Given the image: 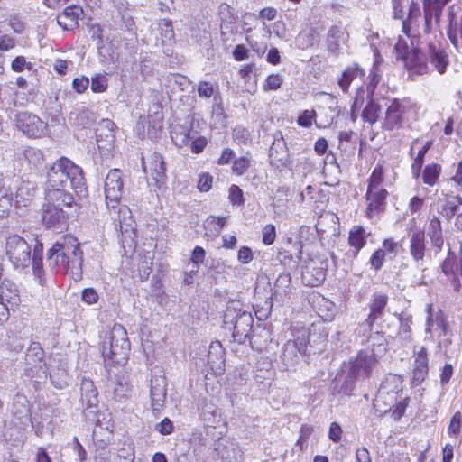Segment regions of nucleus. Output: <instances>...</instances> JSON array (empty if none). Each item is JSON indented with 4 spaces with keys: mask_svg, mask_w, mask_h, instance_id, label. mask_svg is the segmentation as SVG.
<instances>
[{
    "mask_svg": "<svg viewBox=\"0 0 462 462\" xmlns=\"http://www.w3.org/2000/svg\"><path fill=\"white\" fill-rule=\"evenodd\" d=\"M81 401L87 406V408H91L97 405V390L94 385V383L89 380L84 378L81 382Z\"/></svg>",
    "mask_w": 462,
    "mask_h": 462,
    "instance_id": "37",
    "label": "nucleus"
},
{
    "mask_svg": "<svg viewBox=\"0 0 462 462\" xmlns=\"http://www.w3.org/2000/svg\"><path fill=\"white\" fill-rule=\"evenodd\" d=\"M428 353L427 349L424 346L420 347V349L415 353V360H414V369H413V383L416 384H420L424 381L429 373V365H428Z\"/></svg>",
    "mask_w": 462,
    "mask_h": 462,
    "instance_id": "27",
    "label": "nucleus"
},
{
    "mask_svg": "<svg viewBox=\"0 0 462 462\" xmlns=\"http://www.w3.org/2000/svg\"><path fill=\"white\" fill-rule=\"evenodd\" d=\"M355 134L351 130L341 131L338 134V148L341 151H346L350 144H354L355 141L353 140Z\"/></svg>",
    "mask_w": 462,
    "mask_h": 462,
    "instance_id": "61",
    "label": "nucleus"
},
{
    "mask_svg": "<svg viewBox=\"0 0 462 462\" xmlns=\"http://www.w3.org/2000/svg\"><path fill=\"white\" fill-rule=\"evenodd\" d=\"M410 254L414 261L424 259L426 251L425 232L420 227H411L408 233Z\"/></svg>",
    "mask_w": 462,
    "mask_h": 462,
    "instance_id": "21",
    "label": "nucleus"
},
{
    "mask_svg": "<svg viewBox=\"0 0 462 462\" xmlns=\"http://www.w3.org/2000/svg\"><path fill=\"white\" fill-rule=\"evenodd\" d=\"M250 29H245V32L248 33ZM246 42L251 47V49L256 52L258 55H263L266 51L267 44L263 42H258L254 39V34H247L246 35Z\"/></svg>",
    "mask_w": 462,
    "mask_h": 462,
    "instance_id": "59",
    "label": "nucleus"
},
{
    "mask_svg": "<svg viewBox=\"0 0 462 462\" xmlns=\"http://www.w3.org/2000/svg\"><path fill=\"white\" fill-rule=\"evenodd\" d=\"M82 16V7L79 5H69L57 16V23L63 30L70 31L79 25V21Z\"/></svg>",
    "mask_w": 462,
    "mask_h": 462,
    "instance_id": "25",
    "label": "nucleus"
},
{
    "mask_svg": "<svg viewBox=\"0 0 462 462\" xmlns=\"http://www.w3.org/2000/svg\"><path fill=\"white\" fill-rule=\"evenodd\" d=\"M224 323L233 330L234 340L243 344L251 334L254 318L249 311L228 308L224 315Z\"/></svg>",
    "mask_w": 462,
    "mask_h": 462,
    "instance_id": "10",
    "label": "nucleus"
},
{
    "mask_svg": "<svg viewBox=\"0 0 462 462\" xmlns=\"http://www.w3.org/2000/svg\"><path fill=\"white\" fill-rule=\"evenodd\" d=\"M283 82V77L278 73L269 75L263 85V89L264 91H274L281 88Z\"/></svg>",
    "mask_w": 462,
    "mask_h": 462,
    "instance_id": "56",
    "label": "nucleus"
},
{
    "mask_svg": "<svg viewBox=\"0 0 462 462\" xmlns=\"http://www.w3.org/2000/svg\"><path fill=\"white\" fill-rule=\"evenodd\" d=\"M387 296L384 294H374L370 303V313L364 325L372 329L374 323L383 317L387 304Z\"/></svg>",
    "mask_w": 462,
    "mask_h": 462,
    "instance_id": "29",
    "label": "nucleus"
},
{
    "mask_svg": "<svg viewBox=\"0 0 462 462\" xmlns=\"http://www.w3.org/2000/svg\"><path fill=\"white\" fill-rule=\"evenodd\" d=\"M449 0H424V32L429 33L431 31V21L435 20L439 23L442 8Z\"/></svg>",
    "mask_w": 462,
    "mask_h": 462,
    "instance_id": "23",
    "label": "nucleus"
},
{
    "mask_svg": "<svg viewBox=\"0 0 462 462\" xmlns=\"http://www.w3.org/2000/svg\"><path fill=\"white\" fill-rule=\"evenodd\" d=\"M427 319L425 333L432 340H439L447 334V325L443 313L439 310L433 312L432 306L427 305Z\"/></svg>",
    "mask_w": 462,
    "mask_h": 462,
    "instance_id": "19",
    "label": "nucleus"
},
{
    "mask_svg": "<svg viewBox=\"0 0 462 462\" xmlns=\"http://www.w3.org/2000/svg\"><path fill=\"white\" fill-rule=\"evenodd\" d=\"M366 243L365 231L361 226H355L349 232L348 244L355 249V255L365 246Z\"/></svg>",
    "mask_w": 462,
    "mask_h": 462,
    "instance_id": "42",
    "label": "nucleus"
},
{
    "mask_svg": "<svg viewBox=\"0 0 462 462\" xmlns=\"http://www.w3.org/2000/svg\"><path fill=\"white\" fill-rule=\"evenodd\" d=\"M291 282V277L290 273H283L279 274L273 288V300L282 304L289 300L292 292Z\"/></svg>",
    "mask_w": 462,
    "mask_h": 462,
    "instance_id": "24",
    "label": "nucleus"
},
{
    "mask_svg": "<svg viewBox=\"0 0 462 462\" xmlns=\"http://www.w3.org/2000/svg\"><path fill=\"white\" fill-rule=\"evenodd\" d=\"M383 168L378 163L372 171L369 178L368 189H383Z\"/></svg>",
    "mask_w": 462,
    "mask_h": 462,
    "instance_id": "53",
    "label": "nucleus"
},
{
    "mask_svg": "<svg viewBox=\"0 0 462 462\" xmlns=\"http://www.w3.org/2000/svg\"><path fill=\"white\" fill-rule=\"evenodd\" d=\"M167 382L163 375H155L151 379V405L153 411H159L163 407L167 395Z\"/></svg>",
    "mask_w": 462,
    "mask_h": 462,
    "instance_id": "20",
    "label": "nucleus"
},
{
    "mask_svg": "<svg viewBox=\"0 0 462 462\" xmlns=\"http://www.w3.org/2000/svg\"><path fill=\"white\" fill-rule=\"evenodd\" d=\"M15 125L19 130L30 137L40 138L48 132L47 124L37 116L28 112L17 114Z\"/></svg>",
    "mask_w": 462,
    "mask_h": 462,
    "instance_id": "15",
    "label": "nucleus"
},
{
    "mask_svg": "<svg viewBox=\"0 0 462 462\" xmlns=\"http://www.w3.org/2000/svg\"><path fill=\"white\" fill-rule=\"evenodd\" d=\"M316 112L314 110H304L300 113V115L297 118L298 125L305 128L310 127L314 123H316Z\"/></svg>",
    "mask_w": 462,
    "mask_h": 462,
    "instance_id": "57",
    "label": "nucleus"
},
{
    "mask_svg": "<svg viewBox=\"0 0 462 462\" xmlns=\"http://www.w3.org/2000/svg\"><path fill=\"white\" fill-rule=\"evenodd\" d=\"M433 142L431 140L423 142L420 139H415L411 142L410 147V155L424 159L428 151L431 148Z\"/></svg>",
    "mask_w": 462,
    "mask_h": 462,
    "instance_id": "48",
    "label": "nucleus"
},
{
    "mask_svg": "<svg viewBox=\"0 0 462 462\" xmlns=\"http://www.w3.org/2000/svg\"><path fill=\"white\" fill-rule=\"evenodd\" d=\"M59 206L57 202H51V204L44 206L42 222L47 227L61 229L66 225L67 217Z\"/></svg>",
    "mask_w": 462,
    "mask_h": 462,
    "instance_id": "22",
    "label": "nucleus"
},
{
    "mask_svg": "<svg viewBox=\"0 0 462 462\" xmlns=\"http://www.w3.org/2000/svg\"><path fill=\"white\" fill-rule=\"evenodd\" d=\"M326 277L324 263L319 259H309L301 266V279L304 284L316 287L322 283Z\"/></svg>",
    "mask_w": 462,
    "mask_h": 462,
    "instance_id": "16",
    "label": "nucleus"
},
{
    "mask_svg": "<svg viewBox=\"0 0 462 462\" xmlns=\"http://www.w3.org/2000/svg\"><path fill=\"white\" fill-rule=\"evenodd\" d=\"M89 84L94 93H104L108 88V79L106 74H96Z\"/></svg>",
    "mask_w": 462,
    "mask_h": 462,
    "instance_id": "52",
    "label": "nucleus"
},
{
    "mask_svg": "<svg viewBox=\"0 0 462 462\" xmlns=\"http://www.w3.org/2000/svg\"><path fill=\"white\" fill-rule=\"evenodd\" d=\"M427 232L432 246L436 249L437 252L441 251L444 245V239L442 235L441 222L438 217H434L430 219Z\"/></svg>",
    "mask_w": 462,
    "mask_h": 462,
    "instance_id": "34",
    "label": "nucleus"
},
{
    "mask_svg": "<svg viewBox=\"0 0 462 462\" xmlns=\"http://www.w3.org/2000/svg\"><path fill=\"white\" fill-rule=\"evenodd\" d=\"M347 39L348 34L344 28L332 26L327 35L328 51L334 55H337L341 47L346 43Z\"/></svg>",
    "mask_w": 462,
    "mask_h": 462,
    "instance_id": "26",
    "label": "nucleus"
},
{
    "mask_svg": "<svg viewBox=\"0 0 462 462\" xmlns=\"http://www.w3.org/2000/svg\"><path fill=\"white\" fill-rule=\"evenodd\" d=\"M397 59L404 61L405 67L411 74L424 75L432 70L444 74L449 65L448 53L435 46L430 45L427 56L419 48V40L411 43L406 39L399 38L394 45Z\"/></svg>",
    "mask_w": 462,
    "mask_h": 462,
    "instance_id": "2",
    "label": "nucleus"
},
{
    "mask_svg": "<svg viewBox=\"0 0 462 462\" xmlns=\"http://www.w3.org/2000/svg\"><path fill=\"white\" fill-rule=\"evenodd\" d=\"M142 167L146 174H150L160 187L166 180V166L163 157L158 152H152L147 158L142 159Z\"/></svg>",
    "mask_w": 462,
    "mask_h": 462,
    "instance_id": "17",
    "label": "nucleus"
},
{
    "mask_svg": "<svg viewBox=\"0 0 462 462\" xmlns=\"http://www.w3.org/2000/svg\"><path fill=\"white\" fill-rule=\"evenodd\" d=\"M461 425L462 415L459 411H457L451 418L450 423L448 428V434L449 436H457L460 433Z\"/></svg>",
    "mask_w": 462,
    "mask_h": 462,
    "instance_id": "64",
    "label": "nucleus"
},
{
    "mask_svg": "<svg viewBox=\"0 0 462 462\" xmlns=\"http://www.w3.org/2000/svg\"><path fill=\"white\" fill-rule=\"evenodd\" d=\"M377 355L374 351H360L356 357L344 365L342 371L333 382V392L345 396L351 395L356 384L369 377L376 365Z\"/></svg>",
    "mask_w": 462,
    "mask_h": 462,
    "instance_id": "5",
    "label": "nucleus"
},
{
    "mask_svg": "<svg viewBox=\"0 0 462 462\" xmlns=\"http://www.w3.org/2000/svg\"><path fill=\"white\" fill-rule=\"evenodd\" d=\"M402 380L396 375H389L380 385L374 406L377 411H393L395 419H400L408 406L409 398L402 397Z\"/></svg>",
    "mask_w": 462,
    "mask_h": 462,
    "instance_id": "8",
    "label": "nucleus"
},
{
    "mask_svg": "<svg viewBox=\"0 0 462 462\" xmlns=\"http://www.w3.org/2000/svg\"><path fill=\"white\" fill-rule=\"evenodd\" d=\"M368 98H369V101L363 110L362 118L364 121L373 125L377 121V119L379 117V113L381 111V105L378 103L377 100H375L372 97H370Z\"/></svg>",
    "mask_w": 462,
    "mask_h": 462,
    "instance_id": "44",
    "label": "nucleus"
},
{
    "mask_svg": "<svg viewBox=\"0 0 462 462\" xmlns=\"http://www.w3.org/2000/svg\"><path fill=\"white\" fill-rule=\"evenodd\" d=\"M5 252L15 269L28 270L32 265V273L39 284L45 283L42 244L35 246L32 255V249L27 241L17 235H13L6 240Z\"/></svg>",
    "mask_w": 462,
    "mask_h": 462,
    "instance_id": "4",
    "label": "nucleus"
},
{
    "mask_svg": "<svg viewBox=\"0 0 462 462\" xmlns=\"http://www.w3.org/2000/svg\"><path fill=\"white\" fill-rule=\"evenodd\" d=\"M158 30L160 32V40L162 46L171 45L174 41V32L171 21L169 19H162L158 23Z\"/></svg>",
    "mask_w": 462,
    "mask_h": 462,
    "instance_id": "43",
    "label": "nucleus"
},
{
    "mask_svg": "<svg viewBox=\"0 0 462 462\" xmlns=\"http://www.w3.org/2000/svg\"><path fill=\"white\" fill-rule=\"evenodd\" d=\"M218 17L221 21V26L228 28L234 24L236 20V16L233 12L231 6L226 3H222L218 6Z\"/></svg>",
    "mask_w": 462,
    "mask_h": 462,
    "instance_id": "47",
    "label": "nucleus"
},
{
    "mask_svg": "<svg viewBox=\"0 0 462 462\" xmlns=\"http://www.w3.org/2000/svg\"><path fill=\"white\" fill-rule=\"evenodd\" d=\"M250 167V159L246 156L236 158L233 162L232 171L236 175H243Z\"/></svg>",
    "mask_w": 462,
    "mask_h": 462,
    "instance_id": "60",
    "label": "nucleus"
},
{
    "mask_svg": "<svg viewBox=\"0 0 462 462\" xmlns=\"http://www.w3.org/2000/svg\"><path fill=\"white\" fill-rule=\"evenodd\" d=\"M441 173V166L438 163L428 164L422 173L423 183L429 186H434L437 184Z\"/></svg>",
    "mask_w": 462,
    "mask_h": 462,
    "instance_id": "45",
    "label": "nucleus"
},
{
    "mask_svg": "<svg viewBox=\"0 0 462 462\" xmlns=\"http://www.w3.org/2000/svg\"><path fill=\"white\" fill-rule=\"evenodd\" d=\"M11 69L14 72H23L24 69H32V64L26 60L24 56H17L11 63Z\"/></svg>",
    "mask_w": 462,
    "mask_h": 462,
    "instance_id": "62",
    "label": "nucleus"
},
{
    "mask_svg": "<svg viewBox=\"0 0 462 462\" xmlns=\"http://www.w3.org/2000/svg\"><path fill=\"white\" fill-rule=\"evenodd\" d=\"M462 204V198L459 196H452L446 199L445 203L441 207L440 213L450 219L456 214L457 208Z\"/></svg>",
    "mask_w": 462,
    "mask_h": 462,
    "instance_id": "46",
    "label": "nucleus"
},
{
    "mask_svg": "<svg viewBox=\"0 0 462 462\" xmlns=\"http://www.w3.org/2000/svg\"><path fill=\"white\" fill-rule=\"evenodd\" d=\"M198 95L201 98H210L219 96L217 88L209 81L202 80L198 84Z\"/></svg>",
    "mask_w": 462,
    "mask_h": 462,
    "instance_id": "54",
    "label": "nucleus"
},
{
    "mask_svg": "<svg viewBox=\"0 0 462 462\" xmlns=\"http://www.w3.org/2000/svg\"><path fill=\"white\" fill-rule=\"evenodd\" d=\"M0 299L6 302L11 309L20 303V294L17 285L9 279H4L0 285Z\"/></svg>",
    "mask_w": 462,
    "mask_h": 462,
    "instance_id": "30",
    "label": "nucleus"
},
{
    "mask_svg": "<svg viewBox=\"0 0 462 462\" xmlns=\"http://www.w3.org/2000/svg\"><path fill=\"white\" fill-rule=\"evenodd\" d=\"M24 156L30 164L38 167L43 162V153L40 149L29 147L24 151Z\"/></svg>",
    "mask_w": 462,
    "mask_h": 462,
    "instance_id": "55",
    "label": "nucleus"
},
{
    "mask_svg": "<svg viewBox=\"0 0 462 462\" xmlns=\"http://www.w3.org/2000/svg\"><path fill=\"white\" fill-rule=\"evenodd\" d=\"M458 7L452 5L448 11L449 26L448 29V36L451 43L457 50L462 48V17L459 23L455 21Z\"/></svg>",
    "mask_w": 462,
    "mask_h": 462,
    "instance_id": "28",
    "label": "nucleus"
},
{
    "mask_svg": "<svg viewBox=\"0 0 462 462\" xmlns=\"http://www.w3.org/2000/svg\"><path fill=\"white\" fill-rule=\"evenodd\" d=\"M208 364L212 370H221L224 364V350L219 341L212 342L208 347Z\"/></svg>",
    "mask_w": 462,
    "mask_h": 462,
    "instance_id": "38",
    "label": "nucleus"
},
{
    "mask_svg": "<svg viewBox=\"0 0 462 462\" xmlns=\"http://www.w3.org/2000/svg\"><path fill=\"white\" fill-rule=\"evenodd\" d=\"M319 42L318 31L313 28H306L298 34L295 44L300 50H307L318 44Z\"/></svg>",
    "mask_w": 462,
    "mask_h": 462,
    "instance_id": "35",
    "label": "nucleus"
},
{
    "mask_svg": "<svg viewBox=\"0 0 462 462\" xmlns=\"http://www.w3.org/2000/svg\"><path fill=\"white\" fill-rule=\"evenodd\" d=\"M365 76V71L358 64H354L351 67H347L342 73L341 78L338 80L340 88L346 92L347 91L352 81L357 78L362 79Z\"/></svg>",
    "mask_w": 462,
    "mask_h": 462,
    "instance_id": "40",
    "label": "nucleus"
},
{
    "mask_svg": "<svg viewBox=\"0 0 462 462\" xmlns=\"http://www.w3.org/2000/svg\"><path fill=\"white\" fill-rule=\"evenodd\" d=\"M441 270L447 282L457 291L462 286V243L458 251L448 249V256L441 264Z\"/></svg>",
    "mask_w": 462,
    "mask_h": 462,
    "instance_id": "13",
    "label": "nucleus"
},
{
    "mask_svg": "<svg viewBox=\"0 0 462 462\" xmlns=\"http://www.w3.org/2000/svg\"><path fill=\"white\" fill-rule=\"evenodd\" d=\"M388 192L385 189H367L365 194L368 202L367 210L370 214L378 212L384 204Z\"/></svg>",
    "mask_w": 462,
    "mask_h": 462,
    "instance_id": "33",
    "label": "nucleus"
},
{
    "mask_svg": "<svg viewBox=\"0 0 462 462\" xmlns=\"http://www.w3.org/2000/svg\"><path fill=\"white\" fill-rule=\"evenodd\" d=\"M26 368L25 374L35 384H39L48 376V367L44 360V351L41 345L37 342H32L25 355Z\"/></svg>",
    "mask_w": 462,
    "mask_h": 462,
    "instance_id": "12",
    "label": "nucleus"
},
{
    "mask_svg": "<svg viewBox=\"0 0 462 462\" xmlns=\"http://www.w3.org/2000/svg\"><path fill=\"white\" fill-rule=\"evenodd\" d=\"M69 189L79 194L85 191L83 171L71 160L61 157L53 163L47 173L46 199L50 202L71 207L74 198Z\"/></svg>",
    "mask_w": 462,
    "mask_h": 462,
    "instance_id": "1",
    "label": "nucleus"
},
{
    "mask_svg": "<svg viewBox=\"0 0 462 462\" xmlns=\"http://www.w3.org/2000/svg\"><path fill=\"white\" fill-rule=\"evenodd\" d=\"M375 60L373 66V69L370 72V82L367 85V97H370L374 94V90L375 89L377 84L381 79V75L378 71L377 64L379 63V55L377 51H374Z\"/></svg>",
    "mask_w": 462,
    "mask_h": 462,
    "instance_id": "51",
    "label": "nucleus"
},
{
    "mask_svg": "<svg viewBox=\"0 0 462 462\" xmlns=\"http://www.w3.org/2000/svg\"><path fill=\"white\" fill-rule=\"evenodd\" d=\"M399 319V329L397 332V337L402 341V344H406L412 339V317L408 313H401L398 316Z\"/></svg>",
    "mask_w": 462,
    "mask_h": 462,
    "instance_id": "36",
    "label": "nucleus"
},
{
    "mask_svg": "<svg viewBox=\"0 0 462 462\" xmlns=\"http://www.w3.org/2000/svg\"><path fill=\"white\" fill-rule=\"evenodd\" d=\"M419 106L409 98H394L387 106L383 127L386 130L398 129L402 125L416 117Z\"/></svg>",
    "mask_w": 462,
    "mask_h": 462,
    "instance_id": "9",
    "label": "nucleus"
},
{
    "mask_svg": "<svg viewBox=\"0 0 462 462\" xmlns=\"http://www.w3.org/2000/svg\"><path fill=\"white\" fill-rule=\"evenodd\" d=\"M194 132L191 125L177 124L171 128V138L176 146L187 147L189 145Z\"/></svg>",
    "mask_w": 462,
    "mask_h": 462,
    "instance_id": "32",
    "label": "nucleus"
},
{
    "mask_svg": "<svg viewBox=\"0 0 462 462\" xmlns=\"http://www.w3.org/2000/svg\"><path fill=\"white\" fill-rule=\"evenodd\" d=\"M308 344L306 331L298 335L294 340H288L284 344L281 359L285 369L293 368L300 361V356L307 354Z\"/></svg>",
    "mask_w": 462,
    "mask_h": 462,
    "instance_id": "14",
    "label": "nucleus"
},
{
    "mask_svg": "<svg viewBox=\"0 0 462 462\" xmlns=\"http://www.w3.org/2000/svg\"><path fill=\"white\" fill-rule=\"evenodd\" d=\"M208 143V140L204 136L199 135V134L195 131L192 138L190 140L189 147L193 153H200Z\"/></svg>",
    "mask_w": 462,
    "mask_h": 462,
    "instance_id": "58",
    "label": "nucleus"
},
{
    "mask_svg": "<svg viewBox=\"0 0 462 462\" xmlns=\"http://www.w3.org/2000/svg\"><path fill=\"white\" fill-rule=\"evenodd\" d=\"M92 120V113L83 106L74 108L69 116V124L76 127H86Z\"/></svg>",
    "mask_w": 462,
    "mask_h": 462,
    "instance_id": "39",
    "label": "nucleus"
},
{
    "mask_svg": "<svg viewBox=\"0 0 462 462\" xmlns=\"http://www.w3.org/2000/svg\"><path fill=\"white\" fill-rule=\"evenodd\" d=\"M115 124L110 120H104L97 130V145L102 156H109L115 143Z\"/></svg>",
    "mask_w": 462,
    "mask_h": 462,
    "instance_id": "18",
    "label": "nucleus"
},
{
    "mask_svg": "<svg viewBox=\"0 0 462 462\" xmlns=\"http://www.w3.org/2000/svg\"><path fill=\"white\" fill-rule=\"evenodd\" d=\"M130 349L127 331L121 324H115L102 337L101 353L106 367L125 365L128 361Z\"/></svg>",
    "mask_w": 462,
    "mask_h": 462,
    "instance_id": "6",
    "label": "nucleus"
},
{
    "mask_svg": "<svg viewBox=\"0 0 462 462\" xmlns=\"http://www.w3.org/2000/svg\"><path fill=\"white\" fill-rule=\"evenodd\" d=\"M393 17L402 21V32L403 38L407 40L408 43H411V40L414 42L418 41L416 36L411 35V30L412 23L420 17L421 12L420 4L414 0H393Z\"/></svg>",
    "mask_w": 462,
    "mask_h": 462,
    "instance_id": "11",
    "label": "nucleus"
},
{
    "mask_svg": "<svg viewBox=\"0 0 462 462\" xmlns=\"http://www.w3.org/2000/svg\"><path fill=\"white\" fill-rule=\"evenodd\" d=\"M131 383L126 375H121L116 378L114 393L116 398L123 399L127 396L131 391Z\"/></svg>",
    "mask_w": 462,
    "mask_h": 462,
    "instance_id": "50",
    "label": "nucleus"
},
{
    "mask_svg": "<svg viewBox=\"0 0 462 462\" xmlns=\"http://www.w3.org/2000/svg\"><path fill=\"white\" fill-rule=\"evenodd\" d=\"M227 217H217L209 216L204 222L205 235L210 237H217L227 223Z\"/></svg>",
    "mask_w": 462,
    "mask_h": 462,
    "instance_id": "41",
    "label": "nucleus"
},
{
    "mask_svg": "<svg viewBox=\"0 0 462 462\" xmlns=\"http://www.w3.org/2000/svg\"><path fill=\"white\" fill-rule=\"evenodd\" d=\"M14 200L13 195L8 193L7 189L2 185L0 180V217H6L12 207V201Z\"/></svg>",
    "mask_w": 462,
    "mask_h": 462,
    "instance_id": "49",
    "label": "nucleus"
},
{
    "mask_svg": "<svg viewBox=\"0 0 462 462\" xmlns=\"http://www.w3.org/2000/svg\"><path fill=\"white\" fill-rule=\"evenodd\" d=\"M36 187L32 182L21 181L16 189L14 196V205L16 208L27 207L32 202Z\"/></svg>",
    "mask_w": 462,
    "mask_h": 462,
    "instance_id": "31",
    "label": "nucleus"
},
{
    "mask_svg": "<svg viewBox=\"0 0 462 462\" xmlns=\"http://www.w3.org/2000/svg\"><path fill=\"white\" fill-rule=\"evenodd\" d=\"M47 262L55 272L68 274L75 281L81 279L83 252L76 237L65 236L57 241L48 251Z\"/></svg>",
    "mask_w": 462,
    "mask_h": 462,
    "instance_id": "3",
    "label": "nucleus"
},
{
    "mask_svg": "<svg viewBox=\"0 0 462 462\" xmlns=\"http://www.w3.org/2000/svg\"><path fill=\"white\" fill-rule=\"evenodd\" d=\"M313 432V428L310 425L303 424L300 427V437L297 440L296 446L303 450L307 447V440Z\"/></svg>",
    "mask_w": 462,
    "mask_h": 462,
    "instance_id": "63",
    "label": "nucleus"
},
{
    "mask_svg": "<svg viewBox=\"0 0 462 462\" xmlns=\"http://www.w3.org/2000/svg\"><path fill=\"white\" fill-rule=\"evenodd\" d=\"M124 178L123 172L119 169H112L106 174L104 182V192L106 198V208L114 221H117L120 228H124V225L131 226L127 220L131 221L130 209L125 205H121L123 195Z\"/></svg>",
    "mask_w": 462,
    "mask_h": 462,
    "instance_id": "7",
    "label": "nucleus"
}]
</instances>
